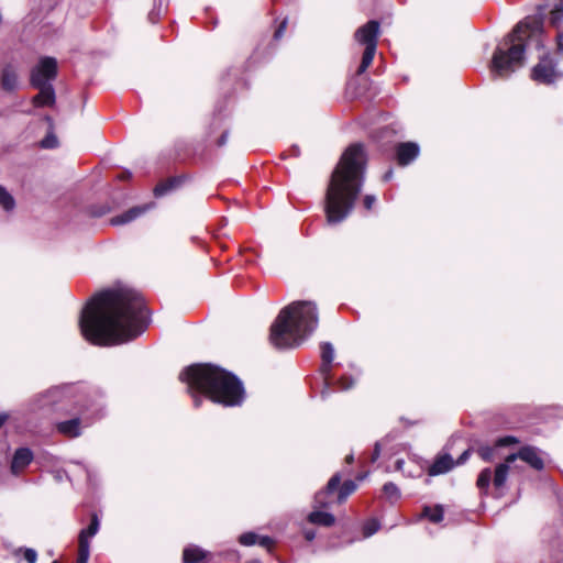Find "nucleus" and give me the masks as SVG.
I'll return each instance as SVG.
<instances>
[{"instance_id": "nucleus-1", "label": "nucleus", "mask_w": 563, "mask_h": 563, "mask_svg": "<svg viewBox=\"0 0 563 563\" xmlns=\"http://www.w3.org/2000/svg\"><path fill=\"white\" fill-rule=\"evenodd\" d=\"M150 312L139 292L107 289L84 307L79 327L84 338L96 345H118L133 341L150 324Z\"/></svg>"}, {"instance_id": "nucleus-2", "label": "nucleus", "mask_w": 563, "mask_h": 563, "mask_svg": "<svg viewBox=\"0 0 563 563\" xmlns=\"http://www.w3.org/2000/svg\"><path fill=\"white\" fill-rule=\"evenodd\" d=\"M537 14L519 22L504 38V46H497L492 58L490 71L495 78L509 77L525 63L528 49L543 51L544 18L549 11L550 24L560 30L563 23V0H539ZM558 49L563 52V31L556 34Z\"/></svg>"}, {"instance_id": "nucleus-3", "label": "nucleus", "mask_w": 563, "mask_h": 563, "mask_svg": "<svg viewBox=\"0 0 563 563\" xmlns=\"http://www.w3.org/2000/svg\"><path fill=\"white\" fill-rule=\"evenodd\" d=\"M366 155L362 144H352L342 154L325 192L324 212L330 225L352 212L364 184Z\"/></svg>"}, {"instance_id": "nucleus-4", "label": "nucleus", "mask_w": 563, "mask_h": 563, "mask_svg": "<svg viewBox=\"0 0 563 563\" xmlns=\"http://www.w3.org/2000/svg\"><path fill=\"white\" fill-rule=\"evenodd\" d=\"M179 379L187 384L195 407H199L203 399L196 393L227 407L240 406L244 399L242 382L231 372L213 364H192L180 372Z\"/></svg>"}, {"instance_id": "nucleus-5", "label": "nucleus", "mask_w": 563, "mask_h": 563, "mask_svg": "<svg viewBox=\"0 0 563 563\" xmlns=\"http://www.w3.org/2000/svg\"><path fill=\"white\" fill-rule=\"evenodd\" d=\"M318 308L312 301H295L283 308L271 327L269 341L278 350L298 347L318 328Z\"/></svg>"}, {"instance_id": "nucleus-6", "label": "nucleus", "mask_w": 563, "mask_h": 563, "mask_svg": "<svg viewBox=\"0 0 563 563\" xmlns=\"http://www.w3.org/2000/svg\"><path fill=\"white\" fill-rule=\"evenodd\" d=\"M80 401V417L62 421L57 424L58 432L75 438L80 435V426H89L96 418L102 416L104 407L103 394L99 388H89Z\"/></svg>"}, {"instance_id": "nucleus-7", "label": "nucleus", "mask_w": 563, "mask_h": 563, "mask_svg": "<svg viewBox=\"0 0 563 563\" xmlns=\"http://www.w3.org/2000/svg\"><path fill=\"white\" fill-rule=\"evenodd\" d=\"M379 34V23L375 20H371L361 27H358L354 34L355 41L364 46L361 64L356 70L357 75H362L366 71L368 66L372 64L376 49L377 40Z\"/></svg>"}, {"instance_id": "nucleus-8", "label": "nucleus", "mask_w": 563, "mask_h": 563, "mask_svg": "<svg viewBox=\"0 0 563 563\" xmlns=\"http://www.w3.org/2000/svg\"><path fill=\"white\" fill-rule=\"evenodd\" d=\"M563 73L558 68V63L549 54L543 53L539 62L531 69V79L541 85H553L562 79Z\"/></svg>"}, {"instance_id": "nucleus-9", "label": "nucleus", "mask_w": 563, "mask_h": 563, "mask_svg": "<svg viewBox=\"0 0 563 563\" xmlns=\"http://www.w3.org/2000/svg\"><path fill=\"white\" fill-rule=\"evenodd\" d=\"M57 76V60L54 57H42L38 64L31 70L30 82L32 86L52 85Z\"/></svg>"}, {"instance_id": "nucleus-10", "label": "nucleus", "mask_w": 563, "mask_h": 563, "mask_svg": "<svg viewBox=\"0 0 563 563\" xmlns=\"http://www.w3.org/2000/svg\"><path fill=\"white\" fill-rule=\"evenodd\" d=\"M100 521L97 514H92L90 523L78 534V558L76 563H88L90 556V541L98 533Z\"/></svg>"}, {"instance_id": "nucleus-11", "label": "nucleus", "mask_w": 563, "mask_h": 563, "mask_svg": "<svg viewBox=\"0 0 563 563\" xmlns=\"http://www.w3.org/2000/svg\"><path fill=\"white\" fill-rule=\"evenodd\" d=\"M509 464L507 460L505 463H500L496 466L493 485L496 489H500L505 486L509 472ZM492 482V470L489 467L484 468L478 477L476 485L481 490L487 492L489 484Z\"/></svg>"}, {"instance_id": "nucleus-12", "label": "nucleus", "mask_w": 563, "mask_h": 563, "mask_svg": "<svg viewBox=\"0 0 563 563\" xmlns=\"http://www.w3.org/2000/svg\"><path fill=\"white\" fill-rule=\"evenodd\" d=\"M341 483V475L340 473H335L328 482L324 489L319 490L314 495V507L316 508H327L330 507L332 504L336 503V497H334V493H336V489L339 488V485Z\"/></svg>"}, {"instance_id": "nucleus-13", "label": "nucleus", "mask_w": 563, "mask_h": 563, "mask_svg": "<svg viewBox=\"0 0 563 563\" xmlns=\"http://www.w3.org/2000/svg\"><path fill=\"white\" fill-rule=\"evenodd\" d=\"M516 459L522 460L537 471H541L544 467V462L541 457V451L536 446H522L518 453L508 455L507 462L512 463L516 461Z\"/></svg>"}, {"instance_id": "nucleus-14", "label": "nucleus", "mask_w": 563, "mask_h": 563, "mask_svg": "<svg viewBox=\"0 0 563 563\" xmlns=\"http://www.w3.org/2000/svg\"><path fill=\"white\" fill-rule=\"evenodd\" d=\"M334 358V347L330 342H323L321 344V360L320 366L321 374L324 376L327 388L321 391V397L325 398L328 394V386L330 384L331 363Z\"/></svg>"}, {"instance_id": "nucleus-15", "label": "nucleus", "mask_w": 563, "mask_h": 563, "mask_svg": "<svg viewBox=\"0 0 563 563\" xmlns=\"http://www.w3.org/2000/svg\"><path fill=\"white\" fill-rule=\"evenodd\" d=\"M1 88L5 91H13L19 86V77L16 67L12 64H5L0 75Z\"/></svg>"}, {"instance_id": "nucleus-16", "label": "nucleus", "mask_w": 563, "mask_h": 563, "mask_svg": "<svg viewBox=\"0 0 563 563\" xmlns=\"http://www.w3.org/2000/svg\"><path fill=\"white\" fill-rule=\"evenodd\" d=\"M419 146L413 142L400 143L397 147V161L399 165L406 166L419 155Z\"/></svg>"}, {"instance_id": "nucleus-17", "label": "nucleus", "mask_w": 563, "mask_h": 563, "mask_svg": "<svg viewBox=\"0 0 563 563\" xmlns=\"http://www.w3.org/2000/svg\"><path fill=\"white\" fill-rule=\"evenodd\" d=\"M33 461V452L29 448H20L18 449L11 462V472L14 475H18L22 470H24L31 462Z\"/></svg>"}, {"instance_id": "nucleus-18", "label": "nucleus", "mask_w": 563, "mask_h": 563, "mask_svg": "<svg viewBox=\"0 0 563 563\" xmlns=\"http://www.w3.org/2000/svg\"><path fill=\"white\" fill-rule=\"evenodd\" d=\"M211 558V553L196 544H189L183 551L184 563H206Z\"/></svg>"}, {"instance_id": "nucleus-19", "label": "nucleus", "mask_w": 563, "mask_h": 563, "mask_svg": "<svg viewBox=\"0 0 563 563\" xmlns=\"http://www.w3.org/2000/svg\"><path fill=\"white\" fill-rule=\"evenodd\" d=\"M40 91L33 97V103L35 107H52L55 103V90L53 85L33 86Z\"/></svg>"}, {"instance_id": "nucleus-20", "label": "nucleus", "mask_w": 563, "mask_h": 563, "mask_svg": "<svg viewBox=\"0 0 563 563\" xmlns=\"http://www.w3.org/2000/svg\"><path fill=\"white\" fill-rule=\"evenodd\" d=\"M147 210H148V206L133 207V208L122 212L121 214H118V216L111 218L110 223L112 225L128 224V223L134 221L135 219H137L139 217H141L142 214H144Z\"/></svg>"}, {"instance_id": "nucleus-21", "label": "nucleus", "mask_w": 563, "mask_h": 563, "mask_svg": "<svg viewBox=\"0 0 563 563\" xmlns=\"http://www.w3.org/2000/svg\"><path fill=\"white\" fill-rule=\"evenodd\" d=\"M454 465L455 464H454L452 456L450 454L445 453V454L438 456L434 460L432 465L429 467L428 473L431 476L445 474L449 471H451L454 467Z\"/></svg>"}, {"instance_id": "nucleus-22", "label": "nucleus", "mask_w": 563, "mask_h": 563, "mask_svg": "<svg viewBox=\"0 0 563 563\" xmlns=\"http://www.w3.org/2000/svg\"><path fill=\"white\" fill-rule=\"evenodd\" d=\"M185 181V176H175L170 177L165 181H162L154 188L155 197H163L170 191L179 188L181 184Z\"/></svg>"}, {"instance_id": "nucleus-23", "label": "nucleus", "mask_w": 563, "mask_h": 563, "mask_svg": "<svg viewBox=\"0 0 563 563\" xmlns=\"http://www.w3.org/2000/svg\"><path fill=\"white\" fill-rule=\"evenodd\" d=\"M308 521L317 526L331 527L334 525L335 518L330 512L314 510L309 514Z\"/></svg>"}, {"instance_id": "nucleus-24", "label": "nucleus", "mask_w": 563, "mask_h": 563, "mask_svg": "<svg viewBox=\"0 0 563 563\" xmlns=\"http://www.w3.org/2000/svg\"><path fill=\"white\" fill-rule=\"evenodd\" d=\"M422 517L428 518L433 523H439L443 520L444 509L442 505H435L434 507L424 506L422 510Z\"/></svg>"}, {"instance_id": "nucleus-25", "label": "nucleus", "mask_w": 563, "mask_h": 563, "mask_svg": "<svg viewBox=\"0 0 563 563\" xmlns=\"http://www.w3.org/2000/svg\"><path fill=\"white\" fill-rule=\"evenodd\" d=\"M356 489V484L353 481H345L342 485H339V488L336 489V503L342 504L345 501V499L354 493Z\"/></svg>"}, {"instance_id": "nucleus-26", "label": "nucleus", "mask_w": 563, "mask_h": 563, "mask_svg": "<svg viewBox=\"0 0 563 563\" xmlns=\"http://www.w3.org/2000/svg\"><path fill=\"white\" fill-rule=\"evenodd\" d=\"M0 206L5 210V211H11L14 209L15 207V200L14 198L12 197V195L3 187L0 185Z\"/></svg>"}, {"instance_id": "nucleus-27", "label": "nucleus", "mask_w": 563, "mask_h": 563, "mask_svg": "<svg viewBox=\"0 0 563 563\" xmlns=\"http://www.w3.org/2000/svg\"><path fill=\"white\" fill-rule=\"evenodd\" d=\"M383 493L391 503H395L400 498V490L393 482L384 484Z\"/></svg>"}, {"instance_id": "nucleus-28", "label": "nucleus", "mask_w": 563, "mask_h": 563, "mask_svg": "<svg viewBox=\"0 0 563 563\" xmlns=\"http://www.w3.org/2000/svg\"><path fill=\"white\" fill-rule=\"evenodd\" d=\"M380 528V523L377 519H369L363 527V534L365 538L372 537Z\"/></svg>"}, {"instance_id": "nucleus-29", "label": "nucleus", "mask_w": 563, "mask_h": 563, "mask_svg": "<svg viewBox=\"0 0 563 563\" xmlns=\"http://www.w3.org/2000/svg\"><path fill=\"white\" fill-rule=\"evenodd\" d=\"M258 534L255 532H245L242 533L239 538V542L244 547H251L257 543Z\"/></svg>"}, {"instance_id": "nucleus-30", "label": "nucleus", "mask_w": 563, "mask_h": 563, "mask_svg": "<svg viewBox=\"0 0 563 563\" xmlns=\"http://www.w3.org/2000/svg\"><path fill=\"white\" fill-rule=\"evenodd\" d=\"M477 453L482 457V460H484L485 462H490L495 455V448L489 445H482L478 448Z\"/></svg>"}, {"instance_id": "nucleus-31", "label": "nucleus", "mask_w": 563, "mask_h": 563, "mask_svg": "<svg viewBox=\"0 0 563 563\" xmlns=\"http://www.w3.org/2000/svg\"><path fill=\"white\" fill-rule=\"evenodd\" d=\"M517 443H519V440L516 437L506 435V437L499 438L496 441V446H508V445H512V444H517Z\"/></svg>"}, {"instance_id": "nucleus-32", "label": "nucleus", "mask_w": 563, "mask_h": 563, "mask_svg": "<svg viewBox=\"0 0 563 563\" xmlns=\"http://www.w3.org/2000/svg\"><path fill=\"white\" fill-rule=\"evenodd\" d=\"M287 23H288V21L286 18L279 23V25L277 26V29L274 32V36H273L274 41H279L284 36V33L287 27Z\"/></svg>"}, {"instance_id": "nucleus-33", "label": "nucleus", "mask_w": 563, "mask_h": 563, "mask_svg": "<svg viewBox=\"0 0 563 563\" xmlns=\"http://www.w3.org/2000/svg\"><path fill=\"white\" fill-rule=\"evenodd\" d=\"M23 558L27 563H35L37 560V553L34 549L25 548L23 550Z\"/></svg>"}, {"instance_id": "nucleus-34", "label": "nucleus", "mask_w": 563, "mask_h": 563, "mask_svg": "<svg viewBox=\"0 0 563 563\" xmlns=\"http://www.w3.org/2000/svg\"><path fill=\"white\" fill-rule=\"evenodd\" d=\"M42 147L44 148H54L57 145V139L55 135H47L41 142Z\"/></svg>"}, {"instance_id": "nucleus-35", "label": "nucleus", "mask_w": 563, "mask_h": 563, "mask_svg": "<svg viewBox=\"0 0 563 563\" xmlns=\"http://www.w3.org/2000/svg\"><path fill=\"white\" fill-rule=\"evenodd\" d=\"M354 385V379L352 377L344 376L339 380V387L341 390H347Z\"/></svg>"}, {"instance_id": "nucleus-36", "label": "nucleus", "mask_w": 563, "mask_h": 563, "mask_svg": "<svg viewBox=\"0 0 563 563\" xmlns=\"http://www.w3.org/2000/svg\"><path fill=\"white\" fill-rule=\"evenodd\" d=\"M274 541L272 538L267 537V536H258V539H257V543L258 545H261L262 548H266V549H269L272 545H273Z\"/></svg>"}, {"instance_id": "nucleus-37", "label": "nucleus", "mask_w": 563, "mask_h": 563, "mask_svg": "<svg viewBox=\"0 0 563 563\" xmlns=\"http://www.w3.org/2000/svg\"><path fill=\"white\" fill-rule=\"evenodd\" d=\"M62 393V389L59 387H56V388H53V389H49L46 394H45V398H47V402H54L56 397Z\"/></svg>"}, {"instance_id": "nucleus-38", "label": "nucleus", "mask_w": 563, "mask_h": 563, "mask_svg": "<svg viewBox=\"0 0 563 563\" xmlns=\"http://www.w3.org/2000/svg\"><path fill=\"white\" fill-rule=\"evenodd\" d=\"M364 207L367 209V210H371L372 207L374 206V203L376 202V197L374 195H366L364 197Z\"/></svg>"}, {"instance_id": "nucleus-39", "label": "nucleus", "mask_w": 563, "mask_h": 563, "mask_svg": "<svg viewBox=\"0 0 563 563\" xmlns=\"http://www.w3.org/2000/svg\"><path fill=\"white\" fill-rule=\"evenodd\" d=\"M379 456H380V443L376 442L374 445L373 453H372L371 462L372 463L376 462Z\"/></svg>"}, {"instance_id": "nucleus-40", "label": "nucleus", "mask_w": 563, "mask_h": 563, "mask_svg": "<svg viewBox=\"0 0 563 563\" xmlns=\"http://www.w3.org/2000/svg\"><path fill=\"white\" fill-rule=\"evenodd\" d=\"M470 457V451L466 450L464 451L460 457L456 460V462H454L455 465H461V464H464Z\"/></svg>"}, {"instance_id": "nucleus-41", "label": "nucleus", "mask_w": 563, "mask_h": 563, "mask_svg": "<svg viewBox=\"0 0 563 563\" xmlns=\"http://www.w3.org/2000/svg\"><path fill=\"white\" fill-rule=\"evenodd\" d=\"M228 136H229V133H228V132H223V133L221 134V136L219 137V140H218V145H219V146H223V145H225V144H227V142H228Z\"/></svg>"}, {"instance_id": "nucleus-42", "label": "nucleus", "mask_w": 563, "mask_h": 563, "mask_svg": "<svg viewBox=\"0 0 563 563\" xmlns=\"http://www.w3.org/2000/svg\"><path fill=\"white\" fill-rule=\"evenodd\" d=\"M132 174L129 170H123L118 175V179L120 180H126L130 179Z\"/></svg>"}, {"instance_id": "nucleus-43", "label": "nucleus", "mask_w": 563, "mask_h": 563, "mask_svg": "<svg viewBox=\"0 0 563 563\" xmlns=\"http://www.w3.org/2000/svg\"><path fill=\"white\" fill-rule=\"evenodd\" d=\"M305 538L307 541H312L316 538V531L314 530H306Z\"/></svg>"}, {"instance_id": "nucleus-44", "label": "nucleus", "mask_w": 563, "mask_h": 563, "mask_svg": "<svg viewBox=\"0 0 563 563\" xmlns=\"http://www.w3.org/2000/svg\"><path fill=\"white\" fill-rule=\"evenodd\" d=\"M393 174H394V173H393V169H388V170L384 174V176H383V180H384V181H388V180H390V179L393 178Z\"/></svg>"}, {"instance_id": "nucleus-45", "label": "nucleus", "mask_w": 563, "mask_h": 563, "mask_svg": "<svg viewBox=\"0 0 563 563\" xmlns=\"http://www.w3.org/2000/svg\"><path fill=\"white\" fill-rule=\"evenodd\" d=\"M8 416L4 415V413H1L0 415V428L4 424L5 420H7Z\"/></svg>"}, {"instance_id": "nucleus-46", "label": "nucleus", "mask_w": 563, "mask_h": 563, "mask_svg": "<svg viewBox=\"0 0 563 563\" xmlns=\"http://www.w3.org/2000/svg\"><path fill=\"white\" fill-rule=\"evenodd\" d=\"M345 461L346 463H352L354 461V456L353 454H349L346 457H345Z\"/></svg>"}, {"instance_id": "nucleus-47", "label": "nucleus", "mask_w": 563, "mask_h": 563, "mask_svg": "<svg viewBox=\"0 0 563 563\" xmlns=\"http://www.w3.org/2000/svg\"><path fill=\"white\" fill-rule=\"evenodd\" d=\"M402 463H404V461H401V460L397 461V467L400 468Z\"/></svg>"}, {"instance_id": "nucleus-48", "label": "nucleus", "mask_w": 563, "mask_h": 563, "mask_svg": "<svg viewBox=\"0 0 563 563\" xmlns=\"http://www.w3.org/2000/svg\"><path fill=\"white\" fill-rule=\"evenodd\" d=\"M246 563H262L260 560H252V561H249Z\"/></svg>"}, {"instance_id": "nucleus-49", "label": "nucleus", "mask_w": 563, "mask_h": 563, "mask_svg": "<svg viewBox=\"0 0 563 563\" xmlns=\"http://www.w3.org/2000/svg\"><path fill=\"white\" fill-rule=\"evenodd\" d=\"M53 563H57V562H53Z\"/></svg>"}]
</instances>
